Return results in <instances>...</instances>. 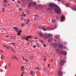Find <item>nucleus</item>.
Segmentation results:
<instances>
[{"label":"nucleus","mask_w":76,"mask_h":76,"mask_svg":"<svg viewBox=\"0 0 76 76\" xmlns=\"http://www.w3.org/2000/svg\"><path fill=\"white\" fill-rule=\"evenodd\" d=\"M49 8L47 10V11L48 12H52V10L53 9L55 12L57 14L59 15L61 14V9L57 5L53 3H50L49 4Z\"/></svg>","instance_id":"1"},{"label":"nucleus","mask_w":76,"mask_h":76,"mask_svg":"<svg viewBox=\"0 0 76 76\" xmlns=\"http://www.w3.org/2000/svg\"><path fill=\"white\" fill-rule=\"evenodd\" d=\"M52 45L53 48H56L58 46V44L57 43H53Z\"/></svg>","instance_id":"2"},{"label":"nucleus","mask_w":76,"mask_h":76,"mask_svg":"<svg viewBox=\"0 0 76 76\" xmlns=\"http://www.w3.org/2000/svg\"><path fill=\"white\" fill-rule=\"evenodd\" d=\"M61 70L60 69V71L58 72V74L59 76H62L63 75V72L61 71Z\"/></svg>","instance_id":"3"},{"label":"nucleus","mask_w":76,"mask_h":76,"mask_svg":"<svg viewBox=\"0 0 76 76\" xmlns=\"http://www.w3.org/2000/svg\"><path fill=\"white\" fill-rule=\"evenodd\" d=\"M60 53L62 54H64V55H65V54H67V52H66L65 51L61 50V51H60Z\"/></svg>","instance_id":"4"},{"label":"nucleus","mask_w":76,"mask_h":76,"mask_svg":"<svg viewBox=\"0 0 76 76\" xmlns=\"http://www.w3.org/2000/svg\"><path fill=\"white\" fill-rule=\"evenodd\" d=\"M50 37H51V34H47L46 36V38L47 39H48V38H49Z\"/></svg>","instance_id":"5"},{"label":"nucleus","mask_w":76,"mask_h":76,"mask_svg":"<svg viewBox=\"0 0 76 76\" xmlns=\"http://www.w3.org/2000/svg\"><path fill=\"white\" fill-rule=\"evenodd\" d=\"M53 40V39L52 38H49L48 39V42H51Z\"/></svg>","instance_id":"6"},{"label":"nucleus","mask_w":76,"mask_h":76,"mask_svg":"<svg viewBox=\"0 0 76 76\" xmlns=\"http://www.w3.org/2000/svg\"><path fill=\"white\" fill-rule=\"evenodd\" d=\"M65 18V17H64V15H62L61 16V21H63V20H64V19Z\"/></svg>","instance_id":"7"},{"label":"nucleus","mask_w":76,"mask_h":76,"mask_svg":"<svg viewBox=\"0 0 76 76\" xmlns=\"http://www.w3.org/2000/svg\"><path fill=\"white\" fill-rule=\"evenodd\" d=\"M60 62H61V63H62L64 64L65 63H66V60H65L63 59L61 60Z\"/></svg>","instance_id":"8"},{"label":"nucleus","mask_w":76,"mask_h":76,"mask_svg":"<svg viewBox=\"0 0 76 76\" xmlns=\"http://www.w3.org/2000/svg\"><path fill=\"white\" fill-rule=\"evenodd\" d=\"M23 39H25L26 41H27V37L26 36H23L22 37H21Z\"/></svg>","instance_id":"9"},{"label":"nucleus","mask_w":76,"mask_h":76,"mask_svg":"<svg viewBox=\"0 0 76 76\" xmlns=\"http://www.w3.org/2000/svg\"><path fill=\"white\" fill-rule=\"evenodd\" d=\"M63 45L62 44H60L58 47V48H63Z\"/></svg>","instance_id":"10"},{"label":"nucleus","mask_w":76,"mask_h":76,"mask_svg":"<svg viewBox=\"0 0 76 76\" xmlns=\"http://www.w3.org/2000/svg\"><path fill=\"white\" fill-rule=\"evenodd\" d=\"M66 6L68 7H70V4L69 3H66Z\"/></svg>","instance_id":"11"},{"label":"nucleus","mask_w":76,"mask_h":76,"mask_svg":"<svg viewBox=\"0 0 76 76\" xmlns=\"http://www.w3.org/2000/svg\"><path fill=\"white\" fill-rule=\"evenodd\" d=\"M31 74L32 76H34V71L33 70L31 71Z\"/></svg>","instance_id":"12"},{"label":"nucleus","mask_w":76,"mask_h":76,"mask_svg":"<svg viewBox=\"0 0 76 76\" xmlns=\"http://www.w3.org/2000/svg\"><path fill=\"white\" fill-rule=\"evenodd\" d=\"M32 38V37L31 36H28L27 37V39H27V41H29V38Z\"/></svg>","instance_id":"13"},{"label":"nucleus","mask_w":76,"mask_h":76,"mask_svg":"<svg viewBox=\"0 0 76 76\" xmlns=\"http://www.w3.org/2000/svg\"><path fill=\"white\" fill-rule=\"evenodd\" d=\"M41 28L42 29V30H43V31H47V28H46L45 27H42Z\"/></svg>","instance_id":"14"},{"label":"nucleus","mask_w":76,"mask_h":76,"mask_svg":"<svg viewBox=\"0 0 76 76\" xmlns=\"http://www.w3.org/2000/svg\"><path fill=\"white\" fill-rule=\"evenodd\" d=\"M55 38L56 39H58V38H60V36L58 35H56L55 36Z\"/></svg>","instance_id":"15"},{"label":"nucleus","mask_w":76,"mask_h":76,"mask_svg":"<svg viewBox=\"0 0 76 76\" xmlns=\"http://www.w3.org/2000/svg\"><path fill=\"white\" fill-rule=\"evenodd\" d=\"M64 64L63 63H62L60 62L59 63V65L60 66H64Z\"/></svg>","instance_id":"16"},{"label":"nucleus","mask_w":76,"mask_h":76,"mask_svg":"<svg viewBox=\"0 0 76 76\" xmlns=\"http://www.w3.org/2000/svg\"><path fill=\"white\" fill-rule=\"evenodd\" d=\"M16 38L15 37V36H13V37H11L10 38V39H15Z\"/></svg>","instance_id":"17"},{"label":"nucleus","mask_w":76,"mask_h":76,"mask_svg":"<svg viewBox=\"0 0 76 76\" xmlns=\"http://www.w3.org/2000/svg\"><path fill=\"white\" fill-rule=\"evenodd\" d=\"M22 32V31H21L20 29H19V30H18V31H17V33H21Z\"/></svg>","instance_id":"18"},{"label":"nucleus","mask_w":76,"mask_h":76,"mask_svg":"<svg viewBox=\"0 0 76 76\" xmlns=\"http://www.w3.org/2000/svg\"><path fill=\"white\" fill-rule=\"evenodd\" d=\"M31 0H26V3H29L31 1Z\"/></svg>","instance_id":"19"},{"label":"nucleus","mask_w":76,"mask_h":76,"mask_svg":"<svg viewBox=\"0 0 76 76\" xmlns=\"http://www.w3.org/2000/svg\"><path fill=\"white\" fill-rule=\"evenodd\" d=\"M3 6L4 7H7V4L4 3L3 4Z\"/></svg>","instance_id":"20"},{"label":"nucleus","mask_w":76,"mask_h":76,"mask_svg":"<svg viewBox=\"0 0 76 76\" xmlns=\"http://www.w3.org/2000/svg\"><path fill=\"white\" fill-rule=\"evenodd\" d=\"M27 22H26V23L27 25L28 24V23H29V22H30V19H28L27 20Z\"/></svg>","instance_id":"21"},{"label":"nucleus","mask_w":76,"mask_h":76,"mask_svg":"<svg viewBox=\"0 0 76 76\" xmlns=\"http://www.w3.org/2000/svg\"><path fill=\"white\" fill-rule=\"evenodd\" d=\"M52 22L53 23H54L56 22V20L54 19H52Z\"/></svg>","instance_id":"22"},{"label":"nucleus","mask_w":76,"mask_h":76,"mask_svg":"<svg viewBox=\"0 0 76 76\" xmlns=\"http://www.w3.org/2000/svg\"><path fill=\"white\" fill-rule=\"evenodd\" d=\"M13 29H16L17 30V32H18V28L16 27H13Z\"/></svg>","instance_id":"23"},{"label":"nucleus","mask_w":76,"mask_h":76,"mask_svg":"<svg viewBox=\"0 0 76 76\" xmlns=\"http://www.w3.org/2000/svg\"><path fill=\"white\" fill-rule=\"evenodd\" d=\"M72 9L73 10H76V7H72Z\"/></svg>","instance_id":"24"},{"label":"nucleus","mask_w":76,"mask_h":76,"mask_svg":"<svg viewBox=\"0 0 76 76\" xmlns=\"http://www.w3.org/2000/svg\"><path fill=\"white\" fill-rule=\"evenodd\" d=\"M37 4V3L36 2H34L32 5L33 6H35Z\"/></svg>","instance_id":"25"},{"label":"nucleus","mask_w":76,"mask_h":76,"mask_svg":"<svg viewBox=\"0 0 76 76\" xmlns=\"http://www.w3.org/2000/svg\"><path fill=\"white\" fill-rule=\"evenodd\" d=\"M39 41H40V42H43V44H44V43L42 40L41 39H39Z\"/></svg>","instance_id":"26"},{"label":"nucleus","mask_w":76,"mask_h":76,"mask_svg":"<svg viewBox=\"0 0 76 76\" xmlns=\"http://www.w3.org/2000/svg\"><path fill=\"white\" fill-rule=\"evenodd\" d=\"M57 1H59V2H61V1L62 3H63V0H57Z\"/></svg>","instance_id":"27"},{"label":"nucleus","mask_w":76,"mask_h":76,"mask_svg":"<svg viewBox=\"0 0 76 76\" xmlns=\"http://www.w3.org/2000/svg\"><path fill=\"white\" fill-rule=\"evenodd\" d=\"M40 36L41 37H43V34L42 33H41L40 34Z\"/></svg>","instance_id":"28"},{"label":"nucleus","mask_w":76,"mask_h":76,"mask_svg":"<svg viewBox=\"0 0 76 76\" xmlns=\"http://www.w3.org/2000/svg\"><path fill=\"white\" fill-rule=\"evenodd\" d=\"M26 12H27L28 14H30V12L28 10L26 11Z\"/></svg>","instance_id":"29"},{"label":"nucleus","mask_w":76,"mask_h":76,"mask_svg":"<svg viewBox=\"0 0 76 76\" xmlns=\"http://www.w3.org/2000/svg\"><path fill=\"white\" fill-rule=\"evenodd\" d=\"M28 7H31V4H28Z\"/></svg>","instance_id":"30"},{"label":"nucleus","mask_w":76,"mask_h":76,"mask_svg":"<svg viewBox=\"0 0 76 76\" xmlns=\"http://www.w3.org/2000/svg\"><path fill=\"white\" fill-rule=\"evenodd\" d=\"M24 69V67L23 66H22L21 68V70H22V71L23 72V70Z\"/></svg>","instance_id":"31"},{"label":"nucleus","mask_w":76,"mask_h":76,"mask_svg":"<svg viewBox=\"0 0 76 76\" xmlns=\"http://www.w3.org/2000/svg\"><path fill=\"white\" fill-rule=\"evenodd\" d=\"M3 2H4V3H7V0H4L3 1Z\"/></svg>","instance_id":"32"},{"label":"nucleus","mask_w":76,"mask_h":76,"mask_svg":"<svg viewBox=\"0 0 76 76\" xmlns=\"http://www.w3.org/2000/svg\"><path fill=\"white\" fill-rule=\"evenodd\" d=\"M19 10L20 11V12H22V8H20L19 9Z\"/></svg>","instance_id":"33"},{"label":"nucleus","mask_w":76,"mask_h":76,"mask_svg":"<svg viewBox=\"0 0 76 76\" xmlns=\"http://www.w3.org/2000/svg\"><path fill=\"white\" fill-rule=\"evenodd\" d=\"M56 18L57 19H59V17L57 16H56Z\"/></svg>","instance_id":"34"},{"label":"nucleus","mask_w":76,"mask_h":76,"mask_svg":"<svg viewBox=\"0 0 76 76\" xmlns=\"http://www.w3.org/2000/svg\"><path fill=\"white\" fill-rule=\"evenodd\" d=\"M24 18L23 17H21V20H23V19Z\"/></svg>","instance_id":"35"},{"label":"nucleus","mask_w":76,"mask_h":76,"mask_svg":"<svg viewBox=\"0 0 76 76\" xmlns=\"http://www.w3.org/2000/svg\"><path fill=\"white\" fill-rule=\"evenodd\" d=\"M15 57H16V56H14L12 57V59H13V58H15Z\"/></svg>","instance_id":"36"},{"label":"nucleus","mask_w":76,"mask_h":76,"mask_svg":"<svg viewBox=\"0 0 76 76\" xmlns=\"http://www.w3.org/2000/svg\"><path fill=\"white\" fill-rule=\"evenodd\" d=\"M8 48H10L11 49L12 48V47H10L9 46H8Z\"/></svg>","instance_id":"37"},{"label":"nucleus","mask_w":76,"mask_h":76,"mask_svg":"<svg viewBox=\"0 0 76 76\" xmlns=\"http://www.w3.org/2000/svg\"><path fill=\"white\" fill-rule=\"evenodd\" d=\"M4 68L5 69H7V65H5Z\"/></svg>","instance_id":"38"},{"label":"nucleus","mask_w":76,"mask_h":76,"mask_svg":"<svg viewBox=\"0 0 76 76\" xmlns=\"http://www.w3.org/2000/svg\"><path fill=\"white\" fill-rule=\"evenodd\" d=\"M11 44H12V45H15V44H14V43H11Z\"/></svg>","instance_id":"39"},{"label":"nucleus","mask_w":76,"mask_h":76,"mask_svg":"<svg viewBox=\"0 0 76 76\" xmlns=\"http://www.w3.org/2000/svg\"><path fill=\"white\" fill-rule=\"evenodd\" d=\"M3 10L2 11V12H4V8H3Z\"/></svg>","instance_id":"40"},{"label":"nucleus","mask_w":76,"mask_h":76,"mask_svg":"<svg viewBox=\"0 0 76 76\" xmlns=\"http://www.w3.org/2000/svg\"><path fill=\"white\" fill-rule=\"evenodd\" d=\"M36 69H37V70H39V67H37L36 68Z\"/></svg>","instance_id":"41"},{"label":"nucleus","mask_w":76,"mask_h":76,"mask_svg":"<svg viewBox=\"0 0 76 76\" xmlns=\"http://www.w3.org/2000/svg\"><path fill=\"white\" fill-rule=\"evenodd\" d=\"M31 58H34V57L32 56H31Z\"/></svg>","instance_id":"42"},{"label":"nucleus","mask_w":76,"mask_h":76,"mask_svg":"<svg viewBox=\"0 0 76 76\" xmlns=\"http://www.w3.org/2000/svg\"><path fill=\"white\" fill-rule=\"evenodd\" d=\"M3 45L4 47H7V46H6L5 45Z\"/></svg>","instance_id":"43"},{"label":"nucleus","mask_w":76,"mask_h":76,"mask_svg":"<svg viewBox=\"0 0 76 76\" xmlns=\"http://www.w3.org/2000/svg\"><path fill=\"white\" fill-rule=\"evenodd\" d=\"M11 50H12V51H13V52H15V50H14L13 49V48Z\"/></svg>","instance_id":"44"},{"label":"nucleus","mask_w":76,"mask_h":76,"mask_svg":"<svg viewBox=\"0 0 76 76\" xmlns=\"http://www.w3.org/2000/svg\"><path fill=\"white\" fill-rule=\"evenodd\" d=\"M25 25V24L24 23H22V25H21V26H23V25Z\"/></svg>","instance_id":"45"},{"label":"nucleus","mask_w":76,"mask_h":76,"mask_svg":"<svg viewBox=\"0 0 76 76\" xmlns=\"http://www.w3.org/2000/svg\"><path fill=\"white\" fill-rule=\"evenodd\" d=\"M18 33V35H20V36L21 35H20V33Z\"/></svg>","instance_id":"46"},{"label":"nucleus","mask_w":76,"mask_h":76,"mask_svg":"<svg viewBox=\"0 0 76 76\" xmlns=\"http://www.w3.org/2000/svg\"><path fill=\"white\" fill-rule=\"evenodd\" d=\"M7 5H8V6H10V4H9L8 3H7Z\"/></svg>","instance_id":"47"},{"label":"nucleus","mask_w":76,"mask_h":76,"mask_svg":"<svg viewBox=\"0 0 76 76\" xmlns=\"http://www.w3.org/2000/svg\"><path fill=\"white\" fill-rule=\"evenodd\" d=\"M6 47L7 50H9V47H8V46H7V47Z\"/></svg>","instance_id":"48"},{"label":"nucleus","mask_w":76,"mask_h":76,"mask_svg":"<svg viewBox=\"0 0 76 76\" xmlns=\"http://www.w3.org/2000/svg\"><path fill=\"white\" fill-rule=\"evenodd\" d=\"M33 47H34V48H36V47H37L36 45H34L33 46Z\"/></svg>","instance_id":"49"},{"label":"nucleus","mask_w":76,"mask_h":76,"mask_svg":"<svg viewBox=\"0 0 76 76\" xmlns=\"http://www.w3.org/2000/svg\"><path fill=\"white\" fill-rule=\"evenodd\" d=\"M25 1V0H21L22 2H24Z\"/></svg>","instance_id":"50"},{"label":"nucleus","mask_w":76,"mask_h":76,"mask_svg":"<svg viewBox=\"0 0 76 76\" xmlns=\"http://www.w3.org/2000/svg\"><path fill=\"white\" fill-rule=\"evenodd\" d=\"M34 15L35 16H37V17H39V15Z\"/></svg>","instance_id":"51"},{"label":"nucleus","mask_w":76,"mask_h":76,"mask_svg":"<svg viewBox=\"0 0 76 76\" xmlns=\"http://www.w3.org/2000/svg\"><path fill=\"white\" fill-rule=\"evenodd\" d=\"M44 47H46V45L44 44Z\"/></svg>","instance_id":"52"},{"label":"nucleus","mask_w":76,"mask_h":76,"mask_svg":"<svg viewBox=\"0 0 76 76\" xmlns=\"http://www.w3.org/2000/svg\"><path fill=\"white\" fill-rule=\"evenodd\" d=\"M50 29V30H53V28H51Z\"/></svg>","instance_id":"53"},{"label":"nucleus","mask_w":76,"mask_h":76,"mask_svg":"<svg viewBox=\"0 0 76 76\" xmlns=\"http://www.w3.org/2000/svg\"><path fill=\"white\" fill-rule=\"evenodd\" d=\"M15 59L16 60H18V58H16V57H15Z\"/></svg>","instance_id":"54"},{"label":"nucleus","mask_w":76,"mask_h":76,"mask_svg":"<svg viewBox=\"0 0 76 76\" xmlns=\"http://www.w3.org/2000/svg\"><path fill=\"white\" fill-rule=\"evenodd\" d=\"M0 51H1V53H3V50H0Z\"/></svg>","instance_id":"55"},{"label":"nucleus","mask_w":76,"mask_h":76,"mask_svg":"<svg viewBox=\"0 0 76 76\" xmlns=\"http://www.w3.org/2000/svg\"><path fill=\"white\" fill-rule=\"evenodd\" d=\"M35 9H38V7H35Z\"/></svg>","instance_id":"56"},{"label":"nucleus","mask_w":76,"mask_h":76,"mask_svg":"<svg viewBox=\"0 0 76 76\" xmlns=\"http://www.w3.org/2000/svg\"><path fill=\"white\" fill-rule=\"evenodd\" d=\"M18 3H20V1H18Z\"/></svg>","instance_id":"57"},{"label":"nucleus","mask_w":76,"mask_h":76,"mask_svg":"<svg viewBox=\"0 0 76 76\" xmlns=\"http://www.w3.org/2000/svg\"><path fill=\"white\" fill-rule=\"evenodd\" d=\"M50 65L49 64L48 65V67H50Z\"/></svg>","instance_id":"58"},{"label":"nucleus","mask_w":76,"mask_h":76,"mask_svg":"<svg viewBox=\"0 0 76 76\" xmlns=\"http://www.w3.org/2000/svg\"><path fill=\"white\" fill-rule=\"evenodd\" d=\"M2 56V58H4V56Z\"/></svg>","instance_id":"59"},{"label":"nucleus","mask_w":76,"mask_h":76,"mask_svg":"<svg viewBox=\"0 0 76 76\" xmlns=\"http://www.w3.org/2000/svg\"><path fill=\"white\" fill-rule=\"evenodd\" d=\"M29 41L30 42H32V40H29Z\"/></svg>","instance_id":"60"},{"label":"nucleus","mask_w":76,"mask_h":76,"mask_svg":"<svg viewBox=\"0 0 76 76\" xmlns=\"http://www.w3.org/2000/svg\"><path fill=\"white\" fill-rule=\"evenodd\" d=\"M44 61H45V60H46V58H45L44 60Z\"/></svg>","instance_id":"61"},{"label":"nucleus","mask_w":76,"mask_h":76,"mask_svg":"<svg viewBox=\"0 0 76 76\" xmlns=\"http://www.w3.org/2000/svg\"><path fill=\"white\" fill-rule=\"evenodd\" d=\"M37 47H39V45H37Z\"/></svg>","instance_id":"62"},{"label":"nucleus","mask_w":76,"mask_h":76,"mask_svg":"<svg viewBox=\"0 0 76 76\" xmlns=\"http://www.w3.org/2000/svg\"><path fill=\"white\" fill-rule=\"evenodd\" d=\"M6 38H8V37H9V36H6Z\"/></svg>","instance_id":"63"},{"label":"nucleus","mask_w":76,"mask_h":76,"mask_svg":"<svg viewBox=\"0 0 76 76\" xmlns=\"http://www.w3.org/2000/svg\"><path fill=\"white\" fill-rule=\"evenodd\" d=\"M1 59H3V58L1 56Z\"/></svg>","instance_id":"64"}]
</instances>
